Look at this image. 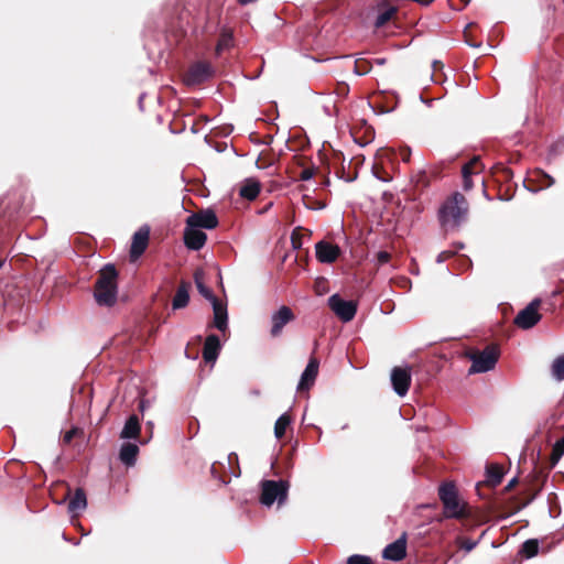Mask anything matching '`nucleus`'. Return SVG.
Listing matches in <instances>:
<instances>
[{"mask_svg": "<svg viewBox=\"0 0 564 564\" xmlns=\"http://www.w3.org/2000/svg\"><path fill=\"white\" fill-rule=\"evenodd\" d=\"M227 41L228 40L226 37H223L217 44V51H220L221 47L227 44Z\"/></svg>", "mask_w": 564, "mask_h": 564, "instance_id": "4d7b16f0", "label": "nucleus"}, {"mask_svg": "<svg viewBox=\"0 0 564 564\" xmlns=\"http://www.w3.org/2000/svg\"><path fill=\"white\" fill-rule=\"evenodd\" d=\"M220 340L217 335L207 336L203 347V358L206 362H215L220 351Z\"/></svg>", "mask_w": 564, "mask_h": 564, "instance_id": "aec40b11", "label": "nucleus"}, {"mask_svg": "<svg viewBox=\"0 0 564 564\" xmlns=\"http://www.w3.org/2000/svg\"><path fill=\"white\" fill-rule=\"evenodd\" d=\"M564 454V436L557 440L552 448L551 464L554 466Z\"/></svg>", "mask_w": 564, "mask_h": 564, "instance_id": "f704fd0d", "label": "nucleus"}, {"mask_svg": "<svg viewBox=\"0 0 564 564\" xmlns=\"http://www.w3.org/2000/svg\"><path fill=\"white\" fill-rule=\"evenodd\" d=\"M4 260L0 259V269L3 267Z\"/></svg>", "mask_w": 564, "mask_h": 564, "instance_id": "e2e57ef3", "label": "nucleus"}, {"mask_svg": "<svg viewBox=\"0 0 564 564\" xmlns=\"http://www.w3.org/2000/svg\"><path fill=\"white\" fill-rule=\"evenodd\" d=\"M227 458L229 464H238V456L236 453H230Z\"/></svg>", "mask_w": 564, "mask_h": 564, "instance_id": "6e6d98bb", "label": "nucleus"}, {"mask_svg": "<svg viewBox=\"0 0 564 564\" xmlns=\"http://www.w3.org/2000/svg\"><path fill=\"white\" fill-rule=\"evenodd\" d=\"M462 176H463V188H464V191H466V192L470 191L474 187V183H473V180H471L473 175L462 174Z\"/></svg>", "mask_w": 564, "mask_h": 564, "instance_id": "c03bdc74", "label": "nucleus"}, {"mask_svg": "<svg viewBox=\"0 0 564 564\" xmlns=\"http://www.w3.org/2000/svg\"><path fill=\"white\" fill-rule=\"evenodd\" d=\"M487 520H488V519H487L486 517H484V518L480 520V522H487Z\"/></svg>", "mask_w": 564, "mask_h": 564, "instance_id": "69168bd1", "label": "nucleus"}, {"mask_svg": "<svg viewBox=\"0 0 564 564\" xmlns=\"http://www.w3.org/2000/svg\"><path fill=\"white\" fill-rule=\"evenodd\" d=\"M540 304L541 301L539 299L533 300L517 314L513 323L521 329L532 328L542 318V315L539 313Z\"/></svg>", "mask_w": 564, "mask_h": 564, "instance_id": "0eeeda50", "label": "nucleus"}, {"mask_svg": "<svg viewBox=\"0 0 564 564\" xmlns=\"http://www.w3.org/2000/svg\"><path fill=\"white\" fill-rule=\"evenodd\" d=\"M438 498L443 505V518L467 520L471 518V509L464 501L454 481H444L438 486Z\"/></svg>", "mask_w": 564, "mask_h": 564, "instance_id": "f03ea898", "label": "nucleus"}, {"mask_svg": "<svg viewBox=\"0 0 564 564\" xmlns=\"http://www.w3.org/2000/svg\"><path fill=\"white\" fill-rule=\"evenodd\" d=\"M552 373L556 380H564V356L556 358L552 365Z\"/></svg>", "mask_w": 564, "mask_h": 564, "instance_id": "c9c22d12", "label": "nucleus"}, {"mask_svg": "<svg viewBox=\"0 0 564 564\" xmlns=\"http://www.w3.org/2000/svg\"><path fill=\"white\" fill-rule=\"evenodd\" d=\"M341 253L337 245L321 240L315 245L316 259L322 263L335 262Z\"/></svg>", "mask_w": 564, "mask_h": 564, "instance_id": "2eb2a0df", "label": "nucleus"}, {"mask_svg": "<svg viewBox=\"0 0 564 564\" xmlns=\"http://www.w3.org/2000/svg\"><path fill=\"white\" fill-rule=\"evenodd\" d=\"M348 90H349V88H348V86H347V85H345V84L338 85L337 93H338L339 95H341V96L347 95V94H348Z\"/></svg>", "mask_w": 564, "mask_h": 564, "instance_id": "5fc2aeb1", "label": "nucleus"}, {"mask_svg": "<svg viewBox=\"0 0 564 564\" xmlns=\"http://www.w3.org/2000/svg\"><path fill=\"white\" fill-rule=\"evenodd\" d=\"M535 495H536V492H535L533 496H531V499L529 500V502H530L532 499H534Z\"/></svg>", "mask_w": 564, "mask_h": 564, "instance_id": "774afa93", "label": "nucleus"}, {"mask_svg": "<svg viewBox=\"0 0 564 564\" xmlns=\"http://www.w3.org/2000/svg\"><path fill=\"white\" fill-rule=\"evenodd\" d=\"M150 239V228L148 226L141 227L132 237L130 247L131 261L138 260L147 250Z\"/></svg>", "mask_w": 564, "mask_h": 564, "instance_id": "ddd939ff", "label": "nucleus"}, {"mask_svg": "<svg viewBox=\"0 0 564 564\" xmlns=\"http://www.w3.org/2000/svg\"><path fill=\"white\" fill-rule=\"evenodd\" d=\"M295 319V315L293 311L286 306L282 305L276 312H274L271 316V329L270 335L272 337H278L282 334L284 326Z\"/></svg>", "mask_w": 564, "mask_h": 564, "instance_id": "f8f14e48", "label": "nucleus"}, {"mask_svg": "<svg viewBox=\"0 0 564 564\" xmlns=\"http://www.w3.org/2000/svg\"><path fill=\"white\" fill-rule=\"evenodd\" d=\"M539 553V542L535 539L527 540L520 550V554H522L527 558H531Z\"/></svg>", "mask_w": 564, "mask_h": 564, "instance_id": "72a5a7b5", "label": "nucleus"}, {"mask_svg": "<svg viewBox=\"0 0 564 564\" xmlns=\"http://www.w3.org/2000/svg\"><path fill=\"white\" fill-rule=\"evenodd\" d=\"M318 367L319 361L315 357L310 358L308 364L301 376V380L297 386L299 391L308 390L314 384L318 375Z\"/></svg>", "mask_w": 564, "mask_h": 564, "instance_id": "a211bd4d", "label": "nucleus"}, {"mask_svg": "<svg viewBox=\"0 0 564 564\" xmlns=\"http://www.w3.org/2000/svg\"><path fill=\"white\" fill-rule=\"evenodd\" d=\"M463 2V8H465L466 6H468V3L470 2V0H460Z\"/></svg>", "mask_w": 564, "mask_h": 564, "instance_id": "bf43d9fd", "label": "nucleus"}, {"mask_svg": "<svg viewBox=\"0 0 564 564\" xmlns=\"http://www.w3.org/2000/svg\"><path fill=\"white\" fill-rule=\"evenodd\" d=\"M78 430L77 429H72L69 431H67L64 436H63V443L64 444H70V442L73 441V438L75 437V435L77 434Z\"/></svg>", "mask_w": 564, "mask_h": 564, "instance_id": "49530a36", "label": "nucleus"}, {"mask_svg": "<svg viewBox=\"0 0 564 564\" xmlns=\"http://www.w3.org/2000/svg\"><path fill=\"white\" fill-rule=\"evenodd\" d=\"M411 184L413 187L422 192L430 185V178L424 170H419L411 175Z\"/></svg>", "mask_w": 564, "mask_h": 564, "instance_id": "7c9ffc66", "label": "nucleus"}, {"mask_svg": "<svg viewBox=\"0 0 564 564\" xmlns=\"http://www.w3.org/2000/svg\"><path fill=\"white\" fill-rule=\"evenodd\" d=\"M371 70V63L366 58H358L355 62V73L366 75Z\"/></svg>", "mask_w": 564, "mask_h": 564, "instance_id": "58836bf2", "label": "nucleus"}, {"mask_svg": "<svg viewBox=\"0 0 564 564\" xmlns=\"http://www.w3.org/2000/svg\"><path fill=\"white\" fill-rule=\"evenodd\" d=\"M465 356L471 361L468 373H481L495 368L500 350L497 345L491 344L486 346L484 350L469 349Z\"/></svg>", "mask_w": 564, "mask_h": 564, "instance_id": "20e7f679", "label": "nucleus"}, {"mask_svg": "<svg viewBox=\"0 0 564 564\" xmlns=\"http://www.w3.org/2000/svg\"><path fill=\"white\" fill-rule=\"evenodd\" d=\"M223 467V464L220 463H214L210 468V474L215 479H218L221 485H226L230 481V478H227L226 476H221L219 474V469Z\"/></svg>", "mask_w": 564, "mask_h": 564, "instance_id": "ea45409f", "label": "nucleus"}, {"mask_svg": "<svg viewBox=\"0 0 564 564\" xmlns=\"http://www.w3.org/2000/svg\"><path fill=\"white\" fill-rule=\"evenodd\" d=\"M554 183V178L541 169L533 170L530 176L524 181L525 186L531 192L547 188Z\"/></svg>", "mask_w": 564, "mask_h": 564, "instance_id": "4468645a", "label": "nucleus"}, {"mask_svg": "<svg viewBox=\"0 0 564 564\" xmlns=\"http://www.w3.org/2000/svg\"><path fill=\"white\" fill-rule=\"evenodd\" d=\"M314 175H315V169H314V167H307V169H304V170L300 173V180H302V181H308V180H311Z\"/></svg>", "mask_w": 564, "mask_h": 564, "instance_id": "37998d69", "label": "nucleus"}, {"mask_svg": "<svg viewBox=\"0 0 564 564\" xmlns=\"http://www.w3.org/2000/svg\"><path fill=\"white\" fill-rule=\"evenodd\" d=\"M379 170H383V169H382V166H379V165L375 164V165H373L375 175H376L379 180H381V181H383V182H388V181H390V176H389L387 173H386V176H383V175H379Z\"/></svg>", "mask_w": 564, "mask_h": 564, "instance_id": "09e8293b", "label": "nucleus"}, {"mask_svg": "<svg viewBox=\"0 0 564 564\" xmlns=\"http://www.w3.org/2000/svg\"><path fill=\"white\" fill-rule=\"evenodd\" d=\"M346 564H375L371 557L361 554H354L347 558Z\"/></svg>", "mask_w": 564, "mask_h": 564, "instance_id": "79ce46f5", "label": "nucleus"}, {"mask_svg": "<svg viewBox=\"0 0 564 564\" xmlns=\"http://www.w3.org/2000/svg\"><path fill=\"white\" fill-rule=\"evenodd\" d=\"M455 256V251H451V250H445V251H442L438 256H437V262L441 263V262H445L447 261L448 259H451L452 257Z\"/></svg>", "mask_w": 564, "mask_h": 564, "instance_id": "a18cd8bd", "label": "nucleus"}, {"mask_svg": "<svg viewBox=\"0 0 564 564\" xmlns=\"http://www.w3.org/2000/svg\"><path fill=\"white\" fill-rule=\"evenodd\" d=\"M314 291L317 295H323L328 292V281L325 278H317L314 282Z\"/></svg>", "mask_w": 564, "mask_h": 564, "instance_id": "a19ab883", "label": "nucleus"}, {"mask_svg": "<svg viewBox=\"0 0 564 564\" xmlns=\"http://www.w3.org/2000/svg\"><path fill=\"white\" fill-rule=\"evenodd\" d=\"M375 62L379 65H383L386 63L384 58H376Z\"/></svg>", "mask_w": 564, "mask_h": 564, "instance_id": "13d9d810", "label": "nucleus"}, {"mask_svg": "<svg viewBox=\"0 0 564 564\" xmlns=\"http://www.w3.org/2000/svg\"><path fill=\"white\" fill-rule=\"evenodd\" d=\"M212 304L214 310V326L218 330L224 332L227 328L228 321L227 307L219 300Z\"/></svg>", "mask_w": 564, "mask_h": 564, "instance_id": "b1692460", "label": "nucleus"}, {"mask_svg": "<svg viewBox=\"0 0 564 564\" xmlns=\"http://www.w3.org/2000/svg\"><path fill=\"white\" fill-rule=\"evenodd\" d=\"M186 225L198 229H214L218 226V218L214 210L203 209L188 216Z\"/></svg>", "mask_w": 564, "mask_h": 564, "instance_id": "9b49d317", "label": "nucleus"}, {"mask_svg": "<svg viewBox=\"0 0 564 564\" xmlns=\"http://www.w3.org/2000/svg\"><path fill=\"white\" fill-rule=\"evenodd\" d=\"M87 507V499L86 494L83 488H77L73 495V497L69 499L68 502V511L73 513L74 516L78 514L83 510H85Z\"/></svg>", "mask_w": 564, "mask_h": 564, "instance_id": "a878e982", "label": "nucleus"}, {"mask_svg": "<svg viewBox=\"0 0 564 564\" xmlns=\"http://www.w3.org/2000/svg\"><path fill=\"white\" fill-rule=\"evenodd\" d=\"M324 184H325V185H328V184H329V178H328L327 176H325Z\"/></svg>", "mask_w": 564, "mask_h": 564, "instance_id": "052dcab7", "label": "nucleus"}, {"mask_svg": "<svg viewBox=\"0 0 564 564\" xmlns=\"http://www.w3.org/2000/svg\"><path fill=\"white\" fill-rule=\"evenodd\" d=\"M300 228H296L293 230L292 232V237H291V240H292V245L294 248H300L301 247V240L296 237V234H297V230Z\"/></svg>", "mask_w": 564, "mask_h": 564, "instance_id": "3c124183", "label": "nucleus"}, {"mask_svg": "<svg viewBox=\"0 0 564 564\" xmlns=\"http://www.w3.org/2000/svg\"><path fill=\"white\" fill-rule=\"evenodd\" d=\"M328 306L343 322H350L357 313L356 302L345 301L338 294L328 299Z\"/></svg>", "mask_w": 564, "mask_h": 564, "instance_id": "6e6552de", "label": "nucleus"}, {"mask_svg": "<svg viewBox=\"0 0 564 564\" xmlns=\"http://www.w3.org/2000/svg\"><path fill=\"white\" fill-rule=\"evenodd\" d=\"M335 174L339 177V178H343L347 182H351L354 180V177H350V176H345V170H344V166H341L340 169H336L335 171Z\"/></svg>", "mask_w": 564, "mask_h": 564, "instance_id": "8fccbe9b", "label": "nucleus"}, {"mask_svg": "<svg viewBox=\"0 0 564 564\" xmlns=\"http://www.w3.org/2000/svg\"><path fill=\"white\" fill-rule=\"evenodd\" d=\"M215 69L209 62L198 61L193 63L183 75V83L186 86L200 85L210 79Z\"/></svg>", "mask_w": 564, "mask_h": 564, "instance_id": "423d86ee", "label": "nucleus"}, {"mask_svg": "<svg viewBox=\"0 0 564 564\" xmlns=\"http://www.w3.org/2000/svg\"><path fill=\"white\" fill-rule=\"evenodd\" d=\"M194 282L196 288L202 296L212 303L218 301V299L214 295L213 291L206 286L205 284V272L203 269H196L194 272Z\"/></svg>", "mask_w": 564, "mask_h": 564, "instance_id": "393cba45", "label": "nucleus"}, {"mask_svg": "<svg viewBox=\"0 0 564 564\" xmlns=\"http://www.w3.org/2000/svg\"><path fill=\"white\" fill-rule=\"evenodd\" d=\"M383 557L390 561H401L406 555V536L405 533L398 540L387 545L382 553Z\"/></svg>", "mask_w": 564, "mask_h": 564, "instance_id": "6ab92c4d", "label": "nucleus"}, {"mask_svg": "<svg viewBox=\"0 0 564 564\" xmlns=\"http://www.w3.org/2000/svg\"><path fill=\"white\" fill-rule=\"evenodd\" d=\"M518 484V478H512L508 485L505 487L503 491L505 492H510Z\"/></svg>", "mask_w": 564, "mask_h": 564, "instance_id": "603ef678", "label": "nucleus"}, {"mask_svg": "<svg viewBox=\"0 0 564 564\" xmlns=\"http://www.w3.org/2000/svg\"><path fill=\"white\" fill-rule=\"evenodd\" d=\"M141 425L139 417L132 414L126 421V424L120 433L121 438H138L140 435Z\"/></svg>", "mask_w": 564, "mask_h": 564, "instance_id": "bb28decb", "label": "nucleus"}, {"mask_svg": "<svg viewBox=\"0 0 564 564\" xmlns=\"http://www.w3.org/2000/svg\"><path fill=\"white\" fill-rule=\"evenodd\" d=\"M478 542L479 540L474 541L464 536H458L456 539V544L458 547L465 550L466 552L473 551L477 546Z\"/></svg>", "mask_w": 564, "mask_h": 564, "instance_id": "4c0bfd02", "label": "nucleus"}, {"mask_svg": "<svg viewBox=\"0 0 564 564\" xmlns=\"http://www.w3.org/2000/svg\"><path fill=\"white\" fill-rule=\"evenodd\" d=\"M66 496H67V497H69V496H70V488H69V487H67Z\"/></svg>", "mask_w": 564, "mask_h": 564, "instance_id": "680f3d73", "label": "nucleus"}, {"mask_svg": "<svg viewBox=\"0 0 564 564\" xmlns=\"http://www.w3.org/2000/svg\"><path fill=\"white\" fill-rule=\"evenodd\" d=\"M332 161H333V164L343 163V161H344L343 154L340 152H334Z\"/></svg>", "mask_w": 564, "mask_h": 564, "instance_id": "864d4df0", "label": "nucleus"}, {"mask_svg": "<svg viewBox=\"0 0 564 564\" xmlns=\"http://www.w3.org/2000/svg\"><path fill=\"white\" fill-rule=\"evenodd\" d=\"M289 482L286 480H263L261 482L260 502L267 507L275 501L283 503L288 498Z\"/></svg>", "mask_w": 564, "mask_h": 564, "instance_id": "39448f33", "label": "nucleus"}, {"mask_svg": "<svg viewBox=\"0 0 564 564\" xmlns=\"http://www.w3.org/2000/svg\"><path fill=\"white\" fill-rule=\"evenodd\" d=\"M492 174L496 176L498 182L508 183L513 177V172L510 167L502 163H497L492 166Z\"/></svg>", "mask_w": 564, "mask_h": 564, "instance_id": "c756f323", "label": "nucleus"}, {"mask_svg": "<svg viewBox=\"0 0 564 564\" xmlns=\"http://www.w3.org/2000/svg\"><path fill=\"white\" fill-rule=\"evenodd\" d=\"M351 135L356 143L366 145L375 139V130L372 127L364 123L361 127H354Z\"/></svg>", "mask_w": 564, "mask_h": 564, "instance_id": "4be33fe9", "label": "nucleus"}, {"mask_svg": "<svg viewBox=\"0 0 564 564\" xmlns=\"http://www.w3.org/2000/svg\"><path fill=\"white\" fill-rule=\"evenodd\" d=\"M207 240V236L204 231L196 227L187 226L184 229V243L191 250H200Z\"/></svg>", "mask_w": 564, "mask_h": 564, "instance_id": "dca6fc26", "label": "nucleus"}, {"mask_svg": "<svg viewBox=\"0 0 564 564\" xmlns=\"http://www.w3.org/2000/svg\"><path fill=\"white\" fill-rule=\"evenodd\" d=\"M391 384L394 392L400 395H406L412 381L411 369L408 367H394L391 370Z\"/></svg>", "mask_w": 564, "mask_h": 564, "instance_id": "9d476101", "label": "nucleus"}, {"mask_svg": "<svg viewBox=\"0 0 564 564\" xmlns=\"http://www.w3.org/2000/svg\"><path fill=\"white\" fill-rule=\"evenodd\" d=\"M272 206V203H269L267 207H264V210H268L269 207Z\"/></svg>", "mask_w": 564, "mask_h": 564, "instance_id": "0e129e2a", "label": "nucleus"}, {"mask_svg": "<svg viewBox=\"0 0 564 564\" xmlns=\"http://www.w3.org/2000/svg\"><path fill=\"white\" fill-rule=\"evenodd\" d=\"M378 15L373 23L376 29L383 28L398 13V8L392 6L388 0H381L377 3Z\"/></svg>", "mask_w": 564, "mask_h": 564, "instance_id": "f3484780", "label": "nucleus"}, {"mask_svg": "<svg viewBox=\"0 0 564 564\" xmlns=\"http://www.w3.org/2000/svg\"><path fill=\"white\" fill-rule=\"evenodd\" d=\"M485 534H486V531H482V533H481V535H480L479 540H480Z\"/></svg>", "mask_w": 564, "mask_h": 564, "instance_id": "338daca9", "label": "nucleus"}, {"mask_svg": "<svg viewBox=\"0 0 564 564\" xmlns=\"http://www.w3.org/2000/svg\"><path fill=\"white\" fill-rule=\"evenodd\" d=\"M189 289L191 284L188 282L181 281L172 301V306L174 310H180L187 306L189 302Z\"/></svg>", "mask_w": 564, "mask_h": 564, "instance_id": "5701e85b", "label": "nucleus"}, {"mask_svg": "<svg viewBox=\"0 0 564 564\" xmlns=\"http://www.w3.org/2000/svg\"><path fill=\"white\" fill-rule=\"evenodd\" d=\"M469 212V204L466 197L455 192L445 199L438 209V220L445 232L458 230L466 221Z\"/></svg>", "mask_w": 564, "mask_h": 564, "instance_id": "f257e3e1", "label": "nucleus"}, {"mask_svg": "<svg viewBox=\"0 0 564 564\" xmlns=\"http://www.w3.org/2000/svg\"><path fill=\"white\" fill-rule=\"evenodd\" d=\"M139 454L138 445L133 443H124L122 444L119 453L120 460L127 466L134 465L137 460V456Z\"/></svg>", "mask_w": 564, "mask_h": 564, "instance_id": "cd10ccee", "label": "nucleus"}, {"mask_svg": "<svg viewBox=\"0 0 564 564\" xmlns=\"http://www.w3.org/2000/svg\"><path fill=\"white\" fill-rule=\"evenodd\" d=\"M478 25L474 22L466 25L464 30V39L465 42L471 47H479L481 45V41H479L475 35V30Z\"/></svg>", "mask_w": 564, "mask_h": 564, "instance_id": "473e14b6", "label": "nucleus"}, {"mask_svg": "<svg viewBox=\"0 0 564 564\" xmlns=\"http://www.w3.org/2000/svg\"><path fill=\"white\" fill-rule=\"evenodd\" d=\"M377 259H378V262L380 264H384V263H388L391 259V254L387 251H380L378 252L377 254Z\"/></svg>", "mask_w": 564, "mask_h": 564, "instance_id": "de8ad7c7", "label": "nucleus"}, {"mask_svg": "<svg viewBox=\"0 0 564 564\" xmlns=\"http://www.w3.org/2000/svg\"><path fill=\"white\" fill-rule=\"evenodd\" d=\"M292 417L289 413H283L274 424V435L278 440L284 437L286 429L291 425Z\"/></svg>", "mask_w": 564, "mask_h": 564, "instance_id": "c85d7f7f", "label": "nucleus"}, {"mask_svg": "<svg viewBox=\"0 0 564 564\" xmlns=\"http://www.w3.org/2000/svg\"><path fill=\"white\" fill-rule=\"evenodd\" d=\"M484 170V164L480 161L479 156H474L467 163H465L462 167V174L476 175L479 174Z\"/></svg>", "mask_w": 564, "mask_h": 564, "instance_id": "2f4dec72", "label": "nucleus"}, {"mask_svg": "<svg viewBox=\"0 0 564 564\" xmlns=\"http://www.w3.org/2000/svg\"><path fill=\"white\" fill-rule=\"evenodd\" d=\"M505 476V470L499 464H488L486 466V478L476 486L478 495L482 498L487 496L482 492L484 488L494 489L501 484Z\"/></svg>", "mask_w": 564, "mask_h": 564, "instance_id": "1a4fd4ad", "label": "nucleus"}, {"mask_svg": "<svg viewBox=\"0 0 564 564\" xmlns=\"http://www.w3.org/2000/svg\"><path fill=\"white\" fill-rule=\"evenodd\" d=\"M387 153L392 158H400L404 163H409L411 160V149L409 147H401L398 152L395 151H387Z\"/></svg>", "mask_w": 564, "mask_h": 564, "instance_id": "e433bc0d", "label": "nucleus"}, {"mask_svg": "<svg viewBox=\"0 0 564 564\" xmlns=\"http://www.w3.org/2000/svg\"><path fill=\"white\" fill-rule=\"evenodd\" d=\"M261 183L254 178H246L239 187V196L247 200H254L261 192Z\"/></svg>", "mask_w": 564, "mask_h": 564, "instance_id": "412c9836", "label": "nucleus"}, {"mask_svg": "<svg viewBox=\"0 0 564 564\" xmlns=\"http://www.w3.org/2000/svg\"><path fill=\"white\" fill-rule=\"evenodd\" d=\"M118 271L111 263L100 269L94 288V297L98 305L111 307L117 303Z\"/></svg>", "mask_w": 564, "mask_h": 564, "instance_id": "7ed1b4c3", "label": "nucleus"}]
</instances>
